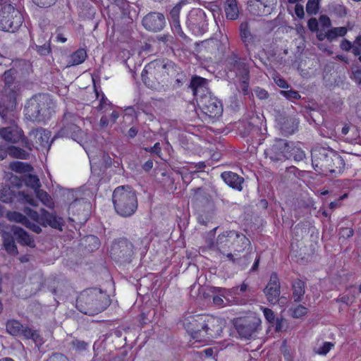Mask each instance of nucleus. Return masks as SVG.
Here are the masks:
<instances>
[{"instance_id":"obj_1","label":"nucleus","mask_w":361,"mask_h":361,"mask_svg":"<svg viewBox=\"0 0 361 361\" xmlns=\"http://www.w3.org/2000/svg\"><path fill=\"white\" fill-rule=\"evenodd\" d=\"M312 164L314 169L324 176L341 174L345 162L340 154L324 147H315L312 150Z\"/></svg>"},{"instance_id":"obj_2","label":"nucleus","mask_w":361,"mask_h":361,"mask_svg":"<svg viewBox=\"0 0 361 361\" xmlns=\"http://www.w3.org/2000/svg\"><path fill=\"white\" fill-rule=\"evenodd\" d=\"M110 305L109 295L97 288L83 290L76 300V307L82 313L88 315L97 314Z\"/></svg>"},{"instance_id":"obj_3","label":"nucleus","mask_w":361,"mask_h":361,"mask_svg":"<svg viewBox=\"0 0 361 361\" xmlns=\"http://www.w3.org/2000/svg\"><path fill=\"white\" fill-rule=\"evenodd\" d=\"M55 104L47 94H37L25 105L26 118L37 123H45L54 113Z\"/></svg>"},{"instance_id":"obj_4","label":"nucleus","mask_w":361,"mask_h":361,"mask_svg":"<svg viewBox=\"0 0 361 361\" xmlns=\"http://www.w3.org/2000/svg\"><path fill=\"white\" fill-rule=\"evenodd\" d=\"M112 202L116 212L122 217L131 216L138 206L136 193L128 185L117 187L113 192Z\"/></svg>"},{"instance_id":"obj_5","label":"nucleus","mask_w":361,"mask_h":361,"mask_svg":"<svg viewBox=\"0 0 361 361\" xmlns=\"http://www.w3.org/2000/svg\"><path fill=\"white\" fill-rule=\"evenodd\" d=\"M23 212L28 217L38 224L32 223L27 219L24 225L36 233H40L42 232V228L39 225L44 227L49 226L59 231L63 230L64 221L63 218L57 216L55 212L51 213L44 209H41L40 213H38L37 211L30 207H25Z\"/></svg>"},{"instance_id":"obj_6","label":"nucleus","mask_w":361,"mask_h":361,"mask_svg":"<svg viewBox=\"0 0 361 361\" xmlns=\"http://www.w3.org/2000/svg\"><path fill=\"white\" fill-rule=\"evenodd\" d=\"M82 123V118L78 114L66 112L61 121V128L54 137H71L80 144L85 137V133L80 127Z\"/></svg>"},{"instance_id":"obj_7","label":"nucleus","mask_w":361,"mask_h":361,"mask_svg":"<svg viewBox=\"0 0 361 361\" xmlns=\"http://www.w3.org/2000/svg\"><path fill=\"white\" fill-rule=\"evenodd\" d=\"M250 245V240L244 234L235 231V238L231 248V255L235 257H233L235 260L231 262L233 264L245 269L251 262L252 253L247 252L243 255H241V253L246 250H248Z\"/></svg>"},{"instance_id":"obj_8","label":"nucleus","mask_w":361,"mask_h":361,"mask_svg":"<svg viewBox=\"0 0 361 361\" xmlns=\"http://www.w3.org/2000/svg\"><path fill=\"white\" fill-rule=\"evenodd\" d=\"M23 22L20 12L11 5L0 11V29L3 31L14 32Z\"/></svg>"},{"instance_id":"obj_9","label":"nucleus","mask_w":361,"mask_h":361,"mask_svg":"<svg viewBox=\"0 0 361 361\" xmlns=\"http://www.w3.org/2000/svg\"><path fill=\"white\" fill-rule=\"evenodd\" d=\"M133 254V245L126 238H121L114 242L111 247V257L121 264H129Z\"/></svg>"},{"instance_id":"obj_10","label":"nucleus","mask_w":361,"mask_h":361,"mask_svg":"<svg viewBox=\"0 0 361 361\" xmlns=\"http://www.w3.org/2000/svg\"><path fill=\"white\" fill-rule=\"evenodd\" d=\"M207 14L203 9L192 8L188 14L186 26L194 35H202L207 30Z\"/></svg>"},{"instance_id":"obj_11","label":"nucleus","mask_w":361,"mask_h":361,"mask_svg":"<svg viewBox=\"0 0 361 361\" xmlns=\"http://www.w3.org/2000/svg\"><path fill=\"white\" fill-rule=\"evenodd\" d=\"M261 320L255 316L238 317L233 319V325L241 338L249 339L259 326Z\"/></svg>"},{"instance_id":"obj_12","label":"nucleus","mask_w":361,"mask_h":361,"mask_svg":"<svg viewBox=\"0 0 361 361\" xmlns=\"http://www.w3.org/2000/svg\"><path fill=\"white\" fill-rule=\"evenodd\" d=\"M290 142L281 138H276L272 144L264 150L265 157L273 162L283 161L287 159Z\"/></svg>"},{"instance_id":"obj_13","label":"nucleus","mask_w":361,"mask_h":361,"mask_svg":"<svg viewBox=\"0 0 361 361\" xmlns=\"http://www.w3.org/2000/svg\"><path fill=\"white\" fill-rule=\"evenodd\" d=\"M197 102L202 111L210 118H216L222 114L223 106L221 102L211 93L201 95Z\"/></svg>"},{"instance_id":"obj_14","label":"nucleus","mask_w":361,"mask_h":361,"mask_svg":"<svg viewBox=\"0 0 361 361\" xmlns=\"http://www.w3.org/2000/svg\"><path fill=\"white\" fill-rule=\"evenodd\" d=\"M154 66L157 72L166 73L171 78H174L175 85L177 87H180L187 80L186 75L180 71V68L172 62L164 63L158 61L149 65V68Z\"/></svg>"},{"instance_id":"obj_15","label":"nucleus","mask_w":361,"mask_h":361,"mask_svg":"<svg viewBox=\"0 0 361 361\" xmlns=\"http://www.w3.org/2000/svg\"><path fill=\"white\" fill-rule=\"evenodd\" d=\"M235 238V231H228L218 235L216 247L219 252L225 256L228 261H235L231 255V248Z\"/></svg>"},{"instance_id":"obj_16","label":"nucleus","mask_w":361,"mask_h":361,"mask_svg":"<svg viewBox=\"0 0 361 361\" xmlns=\"http://www.w3.org/2000/svg\"><path fill=\"white\" fill-rule=\"evenodd\" d=\"M16 199L20 202H27L32 206H37V201L24 191L16 192L7 186L0 189V200L3 202H12Z\"/></svg>"},{"instance_id":"obj_17","label":"nucleus","mask_w":361,"mask_h":361,"mask_svg":"<svg viewBox=\"0 0 361 361\" xmlns=\"http://www.w3.org/2000/svg\"><path fill=\"white\" fill-rule=\"evenodd\" d=\"M225 322L219 317L204 315L203 338H216L222 333Z\"/></svg>"},{"instance_id":"obj_18","label":"nucleus","mask_w":361,"mask_h":361,"mask_svg":"<svg viewBox=\"0 0 361 361\" xmlns=\"http://www.w3.org/2000/svg\"><path fill=\"white\" fill-rule=\"evenodd\" d=\"M204 315L189 316L185 319L183 326L194 338H203Z\"/></svg>"},{"instance_id":"obj_19","label":"nucleus","mask_w":361,"mask_h":361,"mask_svg":"<svg viewBox=\"0 0 361 361\" xmlns=\"http://www.w3.org/2000/svg\"><path fill=\"white\" fill-rule=\"evenodd\" d=\"M264 293L269 303L271 305H275L280 300L281 284L275 272L271 274L269 281L264 288Z\"/></svg>"},{"instance_id":"obj_20","label":"nucleus","mask_w":361,"mask_h":361,"mask_svg":"<svg viewBox=\"0 0 361 361\" xmlns=\"http://www.w3.org/2000/svg\"><path fill=\"white\" fill-rule=\"evenodd\" d=\"M142 23L147 30L157 32L164 29L166 20L162 13L150 12L143 18Z\"/></svg>"},{"instance_id":"obj_21","label":"nucleus","mask_w":361,"mask_h":361,"mask_svg":"<svg viewBox=\"0 0 361 361\" xmlns=\"http://www.w3.org/2000/svg\"><path fill=\"white\" fill-rule=\"evenodd\" d=\"M227 66L230 71H234L241 79L249 80V68L236 54L232 52L226 59Z\"/></svg>"},{"instance_id":"obj_22","label":"nucleus","mask_w":361,"mask_h":361,"mask_svg":"<svg viewBox=\"0 0 361 361\" xmlns=\"http://www.w3.org/2000/svg\"><path fill=\"white\" fill-rule=\"evenodd\" d=\"M204 44L209 54L219 58L224 55L228 45L227 39H225V42H223L216 38L207 39L204 42Z\"/></svg>"},{"instance_id":"obj_23","label":"nucleus","mask_w":361,"mask_h":361,"mask_svg":"<svg viewBox=\"0 0 361 361\" xmlns=\"http://www.w3.org/2000/svg\"><path fill=\"white\" fill-rule=\"evenodd\" d=\"M30 138L33 139L35 146L42 148L49 147L51 144L49 138L51 132L42 128L33 129L29 133Z\"/></svg>"},{"instance_id":"obj_24","label":"nucleus","mask_w":361,"mask_h":361,"mask_svg":"<svg viewBox=\"0 0 361 361\" xmlns=\"http://www.w3.org/2000/svg\"><path fill=\"white\" fill-rule=\"evenodd\" d=\"M273 0H249L247 5L250 11L255 16H262L270 13Z\"/></svg>"},{"instance_id":"obj_25","label":"nucleus","mask_w":361,"mask_h":361,"mask_svg":"<svg viewBox=\"0 0 361 361\" xmlns=\"http://www.w3.org/2000/svg\"><path fill=\"white\" fill-rule=\"evenodd\" d=\"M183 4H185L183 2H180L171 10L169 20L174 32L185 40L188 39V37L183 31L179 20L180 10Z\"/></svg>"},{"instance_id":"obj_26","label":"nucleus","mask_w":361,"mask_h":361,"mask_svg":"<svg viewBox=\"0 0 361 361\" xmlns=\"http://www.w3.org/2000/svg\"><path fill=\"white\" fill-rule=\"evenodd\" d=\"M298 124L299 120L295 116H281L279 119L281 132L286 136L295 133L298 130Z\"/></svg>"},{"instance_id":"obj_27","label":"nucleus","mask_w":361,"mask_h":361,"mask_svg":"<svg viewBox=\"0 0 361 361\" xmlns=\"http://www.w3.org/2000/svg\"><path fill=\"white\" fill-rule=\"evenodd\" d=\"M189 87L192 89L193 94L196 97L197 100L201 97V95H205L210 93L208 92V80L197 75L192 78Z\"/></svg>"},{"instance_id":"obj_28","label":"nucleus","mask_w":361,"mask_h":361,"mask_svg":"<svg viewBox=\"0 0 361 361\" xmlns=\"http://www.w3.org/2000/svg\"><path fill=\"white\" fill-rule=\"evenodd\" d=\"M0 136L7 142L17 143L23 137V130L18 127L2 128H0Z\"/></svg>"},{"instance_id":"obj_29","label":"nucleus","mask_w":361,"mask_h":361,"mask_svg":"<svg viewBox=\"0 0 361 361\" xmlns=\"http://www.w3.org/2000/svg\"><path fill=\"white\" fill-rule=\"evenodd\" d=\"M221 178L230 187L238 191L243 190L244 178L232 171H224L221 174Z\"/></svg>"},{"instance_id":"obj_30","label":"nucleus","mask_w":361,"mask_h":361,"mask_svg":"<svg viewBox=\"0 0 361 361\" xmlns=\"http://www.w3.org/2000/svg\"><path fill=\"white\" fill-rule=\"evenodd\" d=\"M240 37L244 43L245 49L247 52V54L250 57V59L252 60L251 58V49L253 44V36L252 35L248 23L243 22L240 25Z\"/></svg>"},{"instance_id":"obj_31","label":"nucleus","mask_w":361,"mask_h":361,"mask_svg":"<svg viewBox=\"0 0 361 361\" xmlns=\"http://www.w3.org/2000/svg\"><path fill=\"white\" fill-rule=\"evenodd\" d=\"M13 235L18 243L27 245L30 247H35V243L32 238L22 228L16 226L12 227Z\"/></svg>"},{"instance_id":"obj_32","label":"nucleus","mask_w":361,"mask_h":361,"mask_svg":"<svg viewBox=\"0 0 361 361\" xmlns=\"http://www.w3.org/2000/svg\"><path fill=\"white\" fill-rule=\"evenodd\" d=\"M292 290L294 301H302L305 293V283L300 279L295 280L292 283Z\"/></svg>"},{"instance_id":"obj_33","label":"nucleus","mask_w":361,"mask_h":361,"mask_svg":"<svg viewBox=\"0 0 361 361\" xmlns=\"http://www.w3.org/2000/svg\"><path fill=\"white\" fill-rule=\"evenodd\" d=\"M87 58V52L84 49H78L70 55L67 66H73L82 63Z\"/></svg>"},{"instance_id":"obj_34","label":"nucleus","mask_w":361,"mask_h":361,"mask_svg":"<svg viewBox=\"0 0 361 361\" xmlns=\"http://www.w3.org/2000/svg\"><path fill=\"white\" fill-rule=\"evenodd\" d=\"M224 9L228 19L235 20L238 18L239 10L236 0H227L225 3Z\"/></svg>"},{"instance_id":"obj_35","label":"nucleus","mask_w":361,"mask_h":361,"mask_svg":"<svg viewBox=\"0 0 361 361\" xmlns=\"http://www.w3.org/2000/svg\"><path fill=\"white\" fill-rule=\"evenodd\" d=\"M8 152L11 157L16 159H28L30 157V152L14 145L9 146Z\"/></svg>"},{"instance_id":"obj_36","label":"nucleus","mask_w":361,"mask_h":361,"mask_svg":"<svg viewBox=\"0 0 361 361\" xmlns=\"http://www.w3.org/2000/svg\"><path fill=\"white\" fill-rule=\"evenodd\" d=\"M4 238V246L6 252L11 255H16L18 252L13 237L8 233L3 235Z\"/></svg>"},{"instance_id":"obj_37","label":"nucleus","mask_w":361,"mask_h":361,"mask_svg":"<svg viewBox=\"0 0 361 361\" xmlns=\"http://www.w3.org/2000/svg\"><path fill=\"white\" fill-rule=\"evenodd\" d=\"M17 73L18 71L15 67L4 71L1 76V80L4 82L5 87L9 88L14 84Z\"/></svg>"},{"instance_id":"obj_38","label":"nucleus","mask_w":361,"mask_h":361,"mask_svg":"<svg viewBox=\"0 0 361 361\" xmlns=\"http://www.w3.org/2000/svg\"><path fill=\"white\" fill-rule=\"evenodd\" d=\"M287 151L289 154L288 155L287 159L293 158L295 161H300L305 157V154L301 148L298 147L293 142H290V147Z\"/></svg>"},{"instance_id":"obj_39","label":"nucleus","mask_w":361,"mask_h":361,"mask_svg":"<svg viewBox=\"0 0 361 361\" xmlns=\"http://www.w3.org/2000/svg\"><path fill=\"white\" fill-rule=\"evenodd\" d=\"M348 30L345 27H334L325 33V37L329 42H332L337 37H343L346 35Z\"/></svg>"},{"instance_id":"obj_40","label":"nucleus","mask_w":361,"mask_h":361,"mask_svg":"<svg viewBox=\"0 0 361 361\" xmlns=\"http://www.w3.org/2000/svg\"><path fill=\"white\" fill-rule=\"evenodd\" d=\"M23 325L17 320H8L6 323V327L8 333L13 336H20Z\"/></svg>"},{"instance_id":"obj_41","label":"nucleus","mask_w":361,"mask_h":361,"mask_svg":"<svg viewBox=\"0 0 361 361\" xmlns=\"http://www.w3.org/2000/svg\"><path fill=\"white\" fill-rule=\"evenodd\" d=\"M37 197L47 207L53 209L54 203L51 196L44 190H39L35 192Z\"/></svg>"},{"instance_id":"obj_42","label":"nucleus","mask_w":361,"mask_h":361,"mask_svg":"<svg viewBox=\"0 0 361 361\" xmlns=\"http://www.w3.org/2000/svg\"><path fill=\"white\" fill-rule=\"evenodd\" d=\"M10 169L17 173L30 172L32 169L31 165L18 161L11 162Z\"/></svg>"},{"instance_id":"obj_43","label":"nucleus","mask_w":361,"mask_h":361,"mask_svg":"<svg viewBox=\"0 0 361 361\" xmlns=\"http://www.w3.org/2000/svg\"><path fill=\"white\" fill-rule=\"evenodd\" d=\"M20 336H24L26 339H32L34 341H37L39 335L37 331L32 330V329L27 326H23L22 331H20Z\"/></svg>"},{"instance_id":"obj_44","label":"nucleus","mask_w":361,"mask_h":361,"mask_svg":"<svg viewBox=\"0 0 361 361\" xmlns=\"http://www.w3.org/2000/svg\"><path fill=\"white\" fill-rule=\"evenodd\" d=\"M25 184L28 187H30L32 189H34L35 192H36L37 190H39V188L41 187V183L38 177L35 175L32 174H30L26 177Z\"/></svg>"},{"instance_id":"obj_45","label":"nucleus","mask_w":361,"mask_h":361,"mask_svg":"<svg viewBox=\"0 0 361 361\" xmlns=\"http://www.w3.org/2000/svg\"><path fill=\"white\" fill-rule=\"evenodd\" d=\"M7 217L10 221L20 223L23 225H25L27 220L26 216H24L23 214L18 212H8L7 214Z\"/></svg>"},{"instance_id":"obj_46","label":"nucleus","mask_w":361,"mask_h":361,"mask_svg":"<svg viewBox=\"0 0 361 361\" xmlns=\"http://www.w3.org/2000/svg\"><path fill=\"white\" fill-rule=\"evenodd\" d=\"M320 0H308L306 11L309 15H316L319 11Z\"/></svg>"},{"instance_id":"obj_47","label":"nucleus","mask_w":361,"mask_h":361,"mask_svg":"<svg viewBox=\"0 0 361 361\" xmlns=\"http://www.w3.org/2000/svg\"><path fill=\"white\" fill-rule=\"evenodd\" d=\"M20 142L21 145L29 152H31L33 147L37 148V146H35L33 139H31L28 137H25L24 133H23V137L20 138Z\"/></svg>"},{"instance_id":"obj_48","label":"nucleus","mask_w":361,"mask_h":361,"mask_svg":"<svg viewBox=\"0 0 361 361\" xmlns=\"http://www.w3.org/2000/svg\"><path fill=\"white\" fill-rule=\"evenodd\" d=\"M280 94L289 100L299 99L301 97L299 92L294 90H281Z\"/></svg>"},{"instance_id":"obj_49","label":"nucleus","mask_w":361,"mask_h":361,"mask_svg":"<svg viewBox=\"0 0 361 361\" xmlns=\"http://www.w3.org/2000/svg\"><path fill=\"white\" fill-rule=\"evenodd\" d=\"M159 61H153L150 63H149L147 66H145V68L143 69L142 72V74H141V77H142V80L143 81V82L147 85V86H150L152 85L150 84V80H149V78L148 77V74H149V70H152V68H154L155 71H157L154 66H152V67L149 68V65L153 63H156V62H158Z\"/></svg>"},{"instance_id":"obj_50","label":"nucleus","mask_w":361,"mask_h":361,"mask_svg":"<svg viewBox=\"0 0 361 361\" xmlns=\"http://www.w3.org/2000/svg\"><path fill=\"white\" fill-rule=\"evenodd\" d=\"M334 344L331 342H324L322 345V346L319 347L317 349L314 350V352L317 354L325 355H326L332 347H334Z\"/></svg>"},{"instance_id":"obj_51","label":"nucleus","mask_w":361,"mask_h":361,"mask_svg":"<svg viewBox=\"0 0 361 361\" xmlns=\"http://www.w3.org/2000/svg\"><path fill=\"white\" fill-rule=\"evenodd\" d=\"M307 313V309L303 305H299L292 310V316L294 318H300Z\"/></svg>"},{"instance_id":"obj_52","label":"nucleus","mask_w":361,"mask_h":361,"mask_svg":"<svg viewBox=\"0 0 361 361\" xmlns=\"http://www.w3.org/2000/svg\"><path fill=\"white\" fill-rule=\"evenodd\" d=\"M334 13L339 16V17H343L347 14V10L346 8L341 4H336L333 6L332 7Z\"/></svg>"},{"instance_id":"obj_53","label":"nucleus","mask_w":361,"mask_h":361,"mask_svg":"<svg viewBox=\"0 0 361 361\" xmlns=\"http://www.w3.org/2000/svg\"><path fill=\"white\" fill-rule=\"evenodd\" d=\"M340 47L345 51H349L351 50L353 54L354 42L352 43L348 39H343L340 44Z\"/></svg>"},{"instance_id":"obj_54","label":"nucleus","mask_w":361,"mask_h":361,"mask_svg":"<svg viewBox=\"0 0 361 361\" xmlns=\"http://www.w3.org/2000/svg\"><path fill=\"white\" fill-rule=\"evenodd\" d=\"M361 54V35H357L354 40L353 54L360 56Z\"/></svg>"},{"instance_id":"obj_55","label":"nucleus","mask_w":361,"mask_h":361,"mask_svg":"<svg viewBox=\"0 0 361 361\" xmlns=\"http://www.w3.org/2000/svg\"><path fill=\"white\" fill-rule=\"evenodd\" d=\"M263 313H264L265 319L270 324H274L275 319H276V318H275V314H274V312L271 309L264 307L263 309Z\"/></svg>"},{"instance_id":"obj_56","label":"nucleus","mask_w":361,"mask_h":361,"mask_svg":"<svg viewBox=\"0 0 361 361\" xmlns=\"http://www.w3.org/2000/svg\"><path fill=\"white\" fill-rule=\"evenodd\" d=\"M32 1L41 8H47L54 4L56 0H32Z\"/></svg>"},{"instance_id":"obj_57","label":"nucleus","mask_w":361,"mask_h":361,"mask_svg":"<svg viewBox=\"0 0 361 361\" xmlns=\"http://www.w3.org/2000/svg\"><path fill=\"white\" fill-rule=\"evenodd\" d=\"M37 51L40 55L42 56L49 54L51 51L49 43L44 44L42 46H37Z\"/></svg>"},{"instance_id":"obj_58","label":"nucleus","mask_w":361,"mask_h":361,"mask_svg":"<svg viewBox=\"0 0 361 361\" xmlns=\"http://www.w3.org/2000/svg\"><path fill=\"white\" fill-rule=\"evenodd\" d=\"M285 322V319H283L282 317H277L275 319L273 325H275V331L276 332H280L283 329Z\"/></svg>"},{"instance_id":"obj_59","label":"nucleus","mask_w":361,"mask_h":361,"mask_svg":"<svg viewBox=\"0 0 361 361\" xmlns=\"http://www.w3.org/2000/svg\"><path fill=\"white\" fill-rule=\"evenodd\" d=\"M86 242L91 243L92 244V250L97 249L99 245V242L98 238L94 235H89L85 238V240Z\"/></svg>"},{"instance_id":"obj_60","label":"nucleus","mask_w":361,"mask_h":361,"mask_svg":"<svg viewBox=\"0 0 361 361\" xmlns=\"http://www.w3.org/2000/svg\"><path fill=\"white\" fill-rule=\"evenodd\" d=\"M274 82L279 87L281 88L286 89L289 87V85L287 81L281 77L276 76L274 78Z\"/></svg>"},{"instance_id":"obj_61","label":"nucleus","mask_w":361,"mask_h":361,"mask_svg":"<svg viewBox=\"0 0 361 361\" xmlns=\"http://www.w3.org/2000/svg\"><path fill=\"white\" fill-rule=\"evenodd\" d=\"M319 21L324 27H329L331 25L330 18L326 15L320 16Z\"/></svg>"},{"instance_id":"obj_62","label":"nucleus","mask_w":361,"mask_h":361,"mask_svg":"<svg viewBox=\"0 0 361 361\" xmlns=\"http://www.w3.org/2000/svg\"><path fill=\"white\" fill-rule=\"evenodd\" d=\"M318 24L317 20L314 18H310L307 22V26L312 32H315L318 30Z\"/></svg>"},{"instance_id":"obj_63","label":"nucleus","mask_w":361,"mask_h":361,"mask_svg":"<svg viewBox=\"0 0 361 361\" xmlns=\"http://www.w3.org/2000/svg\"><path fill=\"white\" fill-rule=\"evenodd\" d=\"M192 190L197 200H200L202 197H204L206 195L205 190L202 187L195 188Z\"/></svg>"},{"instance_id":"obj_64","label":"nucleus","mask_w":361,"mask_h":361,"mask_svg":"<svg viewBox=\"0 0 361 361\" xmlns=\"http://www.w3.org/2000/svg\"><path fill=\"white\" fill-rule=\"evenodd\" d=\"M147 151L154 153L160 157V154L161 152V145L159 142H156L153 147H150L149 149H146Z\"/></svg>"}]
</instances>
